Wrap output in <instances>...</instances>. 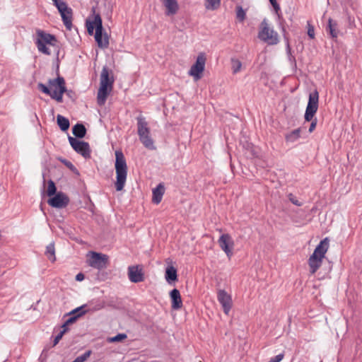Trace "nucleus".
Returning <instances> with one entry per match:
<instances>
[{"label": "nucleus", "mask_w": 362, "mask_h": 362, "mask_svg": "<svg viewBox=\"0 0 362 362\" xmlns=\"http://www.w3.org/2000/svg\"><path fill=\"white\" fill-rule=\"evenodd\" d=\"M115 168L116 171L115 188L117 191H121L124 187L128 170L126 159L121 150L115 151Z\"/></svg>", "instance_id": "obj_1"}, {"label": "nucleus", "mask_w": 362, "mask_h": 362, "mask_svg": "<svg viewBox=\"0 0 362 362\" xmlns=\"http://www.w3.org/2000/svg\"><path fill=\"white\" fill-rule=\"evenodd\" d=\"M318 103L319 93L317 89H315L309 94L308 102L304 115V118L306 122H311L308 129L310 133L314 131L317 125V119H313L318 110Z\"/></svg>", "instance_id": "obj_2"}, {"label": "nucleus", "mask_w": 362, "mask_h": 362, "mask_svg": "<svg viewBox=\"0 0 362 362\" xmlns=\"http://www.w3.org/2000/svg\"><path fill=\"white\" fill-rule=\"evenodd\" d=\"M136 120L139 140L146 148L151 150L155 149L153 140L150 136V129L148 127V122L141 116L138 117Z\"/></svg>", "instance_id": "obj_3"}, {"label": "nucleus", "mask_w": 362, "mask_h": 362, "mask_svg": "<svg viewBox=\"0 0 362 362\" xmlns=\"http://www.w3.org/2000/svg\"><path fill=\"white\" fill-rule=\"evenodd\" d=\"M258 37L270 45H274L279 42L278 33L269 27L266 19L261 23V30L258 33Z\"/></svg>", "instance_id": "obj_4"}, {"label": "nucleus", "mask_w": 362, "mask_h": 362, "mask_svg": "<svg viewBox=\"0 0 362 362\" xmlns=\"http://www.w3.org/2000/svg\"><path fill=\"white\" fill-rule=\"evenodd\" d=\"M52 1L60 13L66 28L71 30L72 28V9L68 7L66 3L62 0H52Z\"/></svg>", "instance_id": "obj_5"}, {"label": "nucleus", "mask_w": 362, "mask_h": 362, "mask_svg": "<svg viewBox=\"0 0 362 362\" xmlns=\"http://www.w3.org/2000/svg\"><path fill=\"white\" fill-rule=\"evenodd\" d=\"M48 83L51 87L55 88L52 91V99L62 103L64 93H66L69 90L65 86L64 78L62 76H58L57 78L49 79Z\"/></svg>", "instance_id": "obj_6"}, {"label": "nucleus", "mask_w": 362, "mask_h": 362, "mask_svg": "<svg viewBox=\"0 0 362 362\" xmlns=\"http://www.w3.org/2000/svg\"><path fill=\"white\" fill-rule=\"evenodd\" d=\"M96 31L95 34V40L98 46L101 49L107 48L109 46V39L106 33L103 36V21L99 13L95 15Z\"/></svg>", "instance_id": "obj_7"}, {"label": "nucleus", "mask_w": 362, "mask_h": 362, "mask_svg": "<svg viewBox=\"0 0 362 362\" xmlns=\"http://www.w3.org/2000/svg\"><path fill=\"white\" fill-rule=\"evenodd\" d=\"M68 139L71 146L78 154L81 155L84 158L90 157V148L88 142L78 140L71 136H68Z\"/></svg>", "instance_id": "obj_8"}, {"label": "nucleus", "mask_w": 362, "mask_h": 362, "mask_svg": "<svg viewBox=\"0 0 362 362\" xmlns=\"http://www.w3.org/2000/svg\"><path fill=\"white\" fill-rule=\"evenodd\" d=\"M206 61L205 54L200 52L197 57L195 63L191 66L188 73L189 75L193 76L196 80L200 79L205 68Z\"/></svg>", "instance_id": "obj_9"}, {"label": "nucleus", "mask_w": 362, "mask_h": 362, "mask_svg": "<svg viewBox=\"0 0 362 362\" xmlns=\"http://www.w3.org/2000/svg\"><path fill=\"white\" fill-rule=\"evenodd\" d=\"M90 257L88 260V264L93 268L103 269L106 268L108 262V256L105 254L96 252H90Z\"/></svg>", "instance_id": "obj_10"}, {"label": "nucleus", "mask_w": 362, "mask_h": 362, "mask_svg": "<svg viewBox=\"0 0 362 362\" xmlns=\"http://www.w3.org/2000/svg\"><path fill=\"white\" fill-rule=\"evenodd\" d=\"M127 275L132 283H139L144 281V273L140 265H132L128 267Z\"/></svg>", "instance_id": "obj_11"}, {"label": "nucleus", "mask_w": 362, "mask_h": 362, "mask_svg": "<svg viewBox=\"0 0 362 362\" xmlns=\"http://www.w3.org/2000/svg\"><path fill=\"white\" fill-rule=\"evenodd\" d=\"M47 203L52 207L62 209L69 204V198L64 193L59 192L49 198Z\"/></svg>", "instance_id": "obj_12"}, {"label": "nucleus", "mask_w": 362, "mask_h": 362, "mask_svg": "<svg viewBox=\"0 0 362 362\" xmlns=\"http://www.w3.org/2000/svg\"><path fill=\"white\" fill-rule=\"evenodd\" d=\"M217 299L221 305L225 314L228 315L232 308V298L225 290L219 289L217 293Z\"/></svg>", "instance_id": "obj_13"}, {"label": "nucleus", "mask_w": 362, "mask_h": 362, "mask_svg": "<svg viewBox=\"0 0 362 362\" xmlns=\"http://www.w3.org/2000/svg\"><path fill=\"white\" fill-rule=\"evenodd\" d=\"M218 243L222 250H223L227 257L230 258L233 255L232 249L234 245V242L231 236L228 233L222 234Z\"/></svg>", "instance_id": "obj_14"}, {"label": "nucleus", "mask_w": 362, "mask_h": 362, "mask_svg": "<svg viewBox=\"0 0 362 362\" xmlns=\"http://www.w3.org/2000/svg\"><path fill=\"white\" fill-rule=\"evenodd\" d=\"M37 35L38 38L37 40H40L41 42L47 44L51 46H55L57 40L54 35L47 33L41 30H37Z\"/></svg>", "instance_id": "obj_15"}, {"label": "nucleus", "mask_w": 362, "mask_h": 362, "mask_svg": "<svg viewBox=\"0 0 362 362\" xmlns=\"http://www.w3.org/2000/svg\"><path fill=\"white\" fill-rule=\"evenodd\" d=\"M163 5L165 7V15L173 16L179 10V5L177 0H160Z\"/></svg>", "instance_id": "obj_16"}, {"label": "nucleus", "mask_w": 362, "mask_h": 362, "mask_svg": "<svg viewBox=\"0 0 362 362\" xmlns=\"http://www.w3.org/2000/svg\"><path fill=\"white\" fill-rule=\"evenodd\" d=\"M111 90L112 89H110V86L100 85L97 95V103L98 105L102 106L105 103L107 97Z\"/></svg>", "instance_id": "obj_17"}, {"label": "nucleus", "mask_w": 362, "mask_h": 362, "mask_svg": "<svg viewBox=\"0 0 362 362\" xmlns=\"http://www.w3.org/2000/svg\"><path fill=\"white\" fill-rule=\"evenodd\" d=\"M172 305L171 307L173 310H179L182 306V301L179 290L177 288L173 289L170 293Z\"/></svg>", "instance_id": "obj_18"}, {"label": "nucleus", "mask_w": 362, "mask_h": 362, "mask_svg": "<svg viewBox=\"0 0 362 362\" xmlns=\"http://www.w3.org/2000/svg\"><path fill=\"white\" fill-rule=\"evenodd\" d=\"M329 247V239L328 238H325L322 240L320 242V243L317 245L314 252L312 255H316L317 257H320L322 258L325 257V254Z\"/></svg>", "instance_id": "obj_19"}, {"label": "nucleus", "mask_w": 362, "mask_h": 362, "mask_svg": "<svg viewBox=\"0 0 362 362\" xmlns=\"http://www.w3.org/2000/svg\"><path fill=\"white\" fill-rule=\"evenodd\" d=\"M324 258L317 257L316 255H311L308 259V265L310 267V272L314 274L322 264Z\"/></svg>", "instance_id": "obj_20"}, {"label": "nucleus", "mask_w": 362, "mask_h": 362, "mask_svg": "<svg viewBox=\"0 0 362 362\" xmlns=\"http://www.w3.org/2000/svg\"><path fill=\"white\" fill-rule=\"evenodd\" d=\"M152 201L154 204H158L165 193V187L163 183H159L156 188L153 189Z\"/></svg>", "instance_id": "obj_21"}, {"label": "nucleus", "mask_w": 362, "mask_h": 362, "mask_svg": "<svg viewBox=\"0 0 362 362\" xmlns=\"http://www.w3.org/2000/svg\"><path fill=\"white\" fill-rule=\"evenodd\" d=\"M114 80L109 77V69L107 66H103L100 74V85H105V86H110L112 88Z\"/></svg>", "instance_id": "obj_22"}, {"label": "nucleus", "mask_w": 362, "mask_h": 362, "mask_svg": "<svg viewBox=\"0 0 362 362\" xmlns=\"http://www.w3.org/2000/svg\"><path fill=\"white\" fill-rule=\"evenodd\" d=\"M281 30H282V33H283V35H284V40L286 42V53L288 54V61L290 62V63L293 66L296 67V58H295L294 56H293L291 54V48L290 45H289L288 37L286 35V29H285V28L284 26L281 27Z\"/></svg>", "instance_id": "obj_23"}, {"label": "nucleus", "mask_w": 362, "mask_h": 362, "mask_svg": "<svg viewBox=\"0 0 362 362\" xmlns=\"http://www.w3.org/2000/svg\"><path fill=\"white\" fill-rule=\"evenodd\" d=\"M165 277L169 284L177 280V269L173 266H169L165 269Z\"/></svg>", "instance_id": "obj_24"}, {"label": "nucleus", "mask_w": 362, "mask_h": 362, "mask_svg": "<svg viewBox=\"0 0 362 362\" xmlns=\"http://www.w3.org/2000/svg\"><path fill=\"white\" fill-rule=\"evenodd\" d=\"M73 134L78 139L83 138L86 134V129L81 123H77L72 127Z\"/></svg>", "instance_id": "obj_25"}, {"label": "nucleus", "mask_w": 362, "mask_h": 362, "mask_svg": "<svg viewBox=\"0 0 362 362\" xmlns=\"http://www.w3.org/2000/svg\"><path fill=\"white\" fill-rule=\"evenodd\" d=\"M337 26V23L329 18L327 26V32L329 33L332 38H337L338 36Z\"/></svg>", "instance_id": "obj_26"}, {"label": "nucleus", "mask_w": 362, "mask_h": 362, "mask_svg": "<svg viewBox=\"0 0 362 362\" xmlns=\"http://www.w3.org/2000/svg\"><path fill=\"white\" fill-rule=\"evenodd\" d=\"M57 122L60 129L63 132L68 130L70 127L69 120L61 115H57Z\"/></svg>", "instance_id": "obj_27"}, {"label": "nucleus", "mask_w": 362, "mask_h": 362, "mask_svg": "<svg viewBox=\"0 0 362 362\" xmlns=\"http://www.w3.org/2000/svg\"><path fill=\"white\" fill-rule=\"evenodd\" d=\"M300 128L296 129L285 135V139L287 142H295L300 137Z\"/></svg>", "instance_id": "obj_28"}, {"label": "nucleus", "mask_w": 362, "mask_h": 362, "mask_svg": "<svg viewBox=\"0 0 362 362\" xmlns=\"http://www.w3.org/2000/svg\"><path fill=\"white\" fill-rule=\"evenodd\" d=\"M45 255L52 262L56 260L54 243L52 242L46 247Z\"/></svg>", "instance_id": "obj_29"}, {"label": "nucleus", "mask_w": 362, "mask_h": 362, "mask_svg": "<svg viewBox=\"0 0 362 362\" xmlns=\"http://www.w3.org/2000/svg\"><path fill=\"white\" fill-rule=\"evenodd\" d=\"M86 307H87V305L86 304L82 305L72 310L71 311H70L68 313V315L74 316L76 315H78L79 317H80L83 316V315H85L88 312Z\"/></svg>", "instance_id": "obj_30"}, {"label": "nucleus", "mask_w": 362, "mask_h": 362, "mask_svg": "<svg viewBox=\"0 0 362 362\" xmlns=\"http://www.w3.org/2000/svg\"><path fill=\"white\" fill-rule=\"evenodd\" d=\"M205 8L207 10H216L221 5V0H205Z\"/></svg>", "instance_id": "obj_31"}, {"label": "nucleus", "mask_w": 362, "mask_h": 362, "mask_svg": "<svg viewBox=\"0 0 362 362\" xmlns=\"http://www.w3.org/2000/svg\"><path fill=\"white\" fill-rule=\"evenodd\" d=\"M92 11L93 12V13H95V8H92ZM95 15L96 14H94V19L93 21H90L88 20H86V27H87V30H88V33L90 35H92L93 34V30L94 29L96 30V23H95Z\"/></svg>", "instance_id": "obj_32"}, {"label": "nucleus", "mask_w": 362, "mask_h": 362, "mask_svg": "<svg viewBox=\"0 0 362 362\" xmlns=\"http://www.w3.org/2000/svg\"><path fill=\"white\" fill-rule=\"evenodd\" d=\"M231 69L233 74L238 73L242 67L241 62L236 58H231Z\"/></svg>", "instance_id": "obj_33"}, {"label": "nucleus", "mask_w": 362, "mask_h": 362, "mask_svg": "<svg viewBox=\"0 0 362 362\" xmlns=\"http://www.w3.org/2000/svg\"><path fill=\"white\" fill-rule=\"evenodd\" d=\"M35 45L38 49V51L46 54V55H50L51 52L48 47H47L45 43L41 42L40 40H35Z\"/></svg>", "instance_id": "obj_34"}, {"label": "nucleus", "mask_w": 362, "mask_h": 362, "mask_svg": "<svg viewBox=\"0 0 362 362\" xmlns=\"http://www.w3.org/2000/svg\"><path fill=\"white\" fill-rule=\"evenodd\" d=\"M47 194L49 197H52L57 194V187L53 180H49L48 181V187Z\"/></svg>", "instance_id": "obj_35"}, {"label": "nucleus", "mask_w": 362, "mask_h": 362, "mask_svg": "<svg viewBox=\"0 0 362 362\" xmlns=\"http://www.w3.org/2000/svg\"><path fill=\"white\" fill-rule=\"evenodd\" d=\"M127 338V335L124 333H119V334H117V335H115V337H109L107 339V341L108 342H119V341H123L124 339H126Z\"/></svg>", "instance_id": "obj_36"}, {"label": "nucleus", "mask_w": 362, "mask_h": 362, "mask_svg": "<svg viewBox=\"0 0 362 362\" xmlns=\"http://www.w3.org/2000/svg\"><path fill=\"white\" fill-rule=\"evenodd\" d=\"M92 351L90 350L86 351L85 353L76 357L72 362H84L91 355Z\"/></svg>", "instance_id": "obj_37"}, {"label": "nucleus", "mask_w": 362, "mask_h": 362, "mask_svg": "<svg viewBox=\"0 0 362 362\" xmlns=\"http://www.w3.org/2000/svg\"><path fill=\"white\" fill-rule=\"evenodd\" d=\"M236 16L239 21L243 22L246 17L245 11L243 10V7L240 6H237L236 8Z\"/></svg>", "instance_id": "obj_38"}, {"label": "nucleus", "mask_w": 362, "mask_h": 362, "mask_svg": "<svg viewBox=\"0 0 362 362\" xmlns=\"http://www.w3.org/2000/svg\"><path fill=\"white\" fill-rule=\"evenodd\" d=\"M37 88L40 90H41L42 93L49 95L52 98V91L50 90V89L45 84L42 83H39L37 84Z\"/></svg>", "instance_id": "obj_39"}, {"label": "nucleus", "mask_w": 362, "mask_h": 362, "mask_svg": "<svg viewBox=\"0 0 362 362\" xmlns=\"http://www.w3.org/2000/svg\"><path fill=\"white\" fill-rule=\"evenodd\" d=\"M288 198L292 204H293L294 205H296L297 206H300L303 204L302 202H299L297 199V198L291 193L288 194Z\"/></svg>", "instance_id": "obj_40"}, {"label": "nucleus", "mask_w": 362, "mask_h": 362, "mask_svg": "<svg viewBox=\"0 0 362 362\" xmlns=\"http://www.w3.org/2000/svg\"><path fill=\"white\" fill-rule=\"evenodd\" d=\"M62 163H63L69 170H71L72 172H76L77 171V169L76 168L74 165V164L68 160H66V159H62L61 160Z\"/></svg>", "instance_id": "obj_41"}, {"label": "nucleus", "mask_w": 362, "mask_h": 362, "mask_svg": "<svg viewBox=\"0 0 362 362\" xmlns=\"http://www.w3.org/2000/svg\"><path fill=\"white\" fill-rule=\"evenodd\" d=\"M78 318H79L78 315H76L74 316H69V317L64 322H66V325H69L75 322Z\"/></svg>", "instance_id": "obj_42"}, {"label": "nucleus", "mask_w": 362, "mask_h": 362, "mask_svg": "<svg viewBox=\"0 0 362 362\" xmlns=\"http://www.w3.org/2000/svg\"><path fill=\"white\" fill-rule=\"evenodd\" d=\"M284 354H279L274 357L270 358L269 362H280L284 358Z\"/></svg>", "instance_id": "obj_43"}, {"label": "nucleus", "mask_w": 362, "mask_h": 362, "mask_svg": "<svg viewBox=\"0 0 362 362\" xmlns=\"http://www.w3.org/2000/svg\"><path fill=\"white\" fill-rule=\"evenodd\" d=\"M308 35L310 38L313 39L315 37V30L314 27L308 23Z\"/></svg>", "instance_id": "obj_44"}, {"label": "nucleus", "mask_w": 362, "mask_h": 362, "mask_svg": "<svg viewBox=\"0 0 362 362\" xmlns=\"http://www.w3.org/2000/svg\"><path fill=\"white\" fill-rule=\"evenodd\" d=\"M63 335V332H59V333L55 337L54 339L53 346H56L59 343Z\"/></svg>", "instance_id": "obj_45"}, {"label": "nucleus", "mask_w": 362, "mask_h": 362, "mask_svg": "<svg viewBox=\"0 0 362 362\" xmlns=\"http://www.w3.org/2000/svg\"><path fill=\"white\" fill-rule=\"evenodd\" d=\"M85 278V276L83 273L80 272L78 274H76V277H75V279L77 281H81L84 279Z\"/></svg>", "instance_id": "obj_46"}, {"label": "nucleus", "mask_w": 362, "mask_h": 362, "mask_svg": "<svg viewBox=\"0 0 362 362\" xmlns=\"http://www.w3.org/2000/svg\"><path fill=\"white\" fill-rule=\"evenodd\" d=\"M68 326V325H66V322H64V324L62 325V330L60 332H63V334H64L69 329Z\"/></svg>", "instance_id": "obj_47"}, {"label": "nucleus", "mask_w": 362, "mask_h": 362, "mask_svg": "<svg viewBox=\"0 0 362 362\" xmlns=\"http://www.w3.org/2000/svg\"><path fill=\"white\" fill-rule=\"evenodd\" d=\"M66 94L69 98H71L73 100H74L75 93L73 90H69Z\"/></svg>", "instance_id": "obj_48"}, {"label": "nucleus", "mask_w": 362, "mask_h": 362, "mask_svg": "<svg viewBox=\"0 0 362 362\" xmlns=\"http://www.w3.org/2000/svg\"><path fill=\"white\" fill-rule=\"evenodd\" d=\"M272 6L274 7V9L275 10V12L278 14V16L279 17V12L280 11V6L276 2V4H273Z\"/></svg>", "instance_id": "obj_49"}, {"label": "nucleus", "mask_w": 362, "mask_h": 362, "mask_svg": "<svg viewBox=\"0 0 362 362\" xmlns=\"http://www.w3.org/2000/svg\"><path fill=\"white\" fill-rule=\"evenodd\" d=\"M269 2L271 3L272 5L276 4V0H269Z\"/></svg>", "instance_id": "obj_50"}, {"label": "nucleus", "mask_w": 362, "mask_h": 362, "mask_svg": "<svg viewBox=\"0 0 362 362\" xmlns=\"http://www.w3.org/2000/svg\"><path fill=\"white\" fill-rule=\"evenodd\" d=\"M59 49L57 51V59H59Z\"/></svg>", "instance_id": "obj_51"}, {"label": "nucleus", "mask_w": 362, "mask_h": 362, "mask_svg": "<svg viewBox=\"0 0 362 362\" xmlns=\"http://www.w3.org/2000/svg\"><path fill=\"white\" fill-rule=\"evenodd\" d=\"M332 270V266H329V270H328V272H330V271Z\"/></svg>", "instance_id": "obj_52"}]
</instances>
